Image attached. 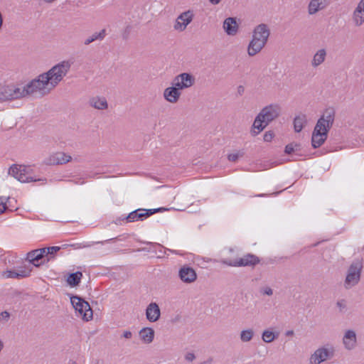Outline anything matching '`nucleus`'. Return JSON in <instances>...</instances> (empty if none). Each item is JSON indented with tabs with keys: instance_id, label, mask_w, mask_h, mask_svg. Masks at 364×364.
Returning <instances> with one entry per match:
<instances>
[{
	"instance_id": "51",
	"label": "nucleus",
	"mask_w": 364,
	"mask_h": 364,
	"mask_svg": "<svg viewBox=\"0 0 364 364\" xmlns=\"http://www.w3.org/2000/svg\"><path fill=\"white\" fill-rule=\"evenodd\" d=\"M264 196V194H259V195H258L257 196H259V197H262V196Z\"/></svg>"
},
{
	"instance_id": "34",
	"label": "nucleus",
	"mask_w": 364,
	"mask_h": 364,
	"mask_svg": "<svg viewBox=\"0 0 364 364\" xmlns=\"http://www.w3.org/2000/svg\"><path fill=\"white\" fill-rule=\"evenodd\" d=\"M3 276L6 278H17L19 279L17 271L16 270H7L4 272Z\"/></svg>"
},
{
	"instance_id": "50",
	"label": "nucleus",
	"mask_w": 364,
	"mask_h": 364,
	"mask_svg": "<svg viewBox=\"0 0 364 364\" xmlns=\"http://www.w3.org/2000/svg\"><path fill=\"white\" fill-rule=\"evenodd\" d=\"M208 362V361H204L203 363H201L200 364H207Z\"/></svg>"
},
{
	"instance_id": "10",
	"label": "nucleus",
	"mask_w": 364,
	"mask_h": 364,
	"mask_svg": "<svg viewBox=\"0 0 364 364\" xmlns=\"http://www.w3.org/2000/svg\"><path fill=\"white\" fill-rule=\"evenodd\" d=\"M220 262L230 267H255L260 262V259L257 255L247 253L242 257L234 260L222 259Z\"/></svg>"
},
{
	"instance_id": "24",
	"label": "nucleus",
	"mask_w": 364,
	"mask_h": 364,
	"mask_svg": "<svg viewBox=\"0 0 364 364\" xmlns=\"http://www.w3.org/2000/svg\"><path fill=\"white\" fill-rule=\"evenodd\" d=\"M326 55L327 53L326 49L321 48L318 50L313 56V59L311 63V66L313 68H317L321 65L325 61Z\"/></svg>"
},
{
	"instance_id": "12",
	"label": "nucleus",
	"mask_w": 364,
	"mask_h": 364,
	"mask_svg": "<svg viewBox=\"0 0 364 364\" xmlns=\"http://www.w3.org/2000/svg\"><path fill=\"white\" fill-rule=\"evenodd\" d=\"M196 79L193 75L188 73H183L174 77L172 85L178 87L180 90H184L192 87Z\"/></svg>"
},
{
	"instance_id": "42",
	"label": "nucleus",
	"mask_w": 364,
	"mask_h": 364,
	"mask_svg": "<svg viewBox=\"0 0 364 364\" xmlns=\"http://www.w3.org/2000/svg\"><path fill=\"white\" fill-rule=\"evenodd\" d=\"M132 336L133 334L130 331H124L121 335V338H124L125 339H131Z\"/></svg>"
},
{
	"instance_id": "48",
	"label": "nucleus",
	"mask_w": 364,
	"mask_h": 364,
	"mask_svg": "<svg viewBox=\"0 0 364 364\" xmlns=\"http://www.w3.org/2000/svg\"><path fill=\"white\" fill-rule=\"evenodd\" d=\"M299 147L300 146H295L294 152L299 151L300 150Z\"/></svg>"
},
{
	"instance_id": "4",
	"label": "nucleus",
	"mask_w": 364,
	"mask_h": 364,
	"mask_svg": "<svg viewBox=\"0 0 364 364\" xmlns=\"http://www.w3.org/2000/svg\"><path fill=\"white\" fill-rule=\"evenodd\" d=\"M54 88V85L46 73L39 75L36 78L23 85L25 97L36 92L41 95H46Z\"/></svg>"
},
{
	"instance_id": "21",
	"label": "nucleus",
	"mask_w": 364,
	"mask_h": 364,
	"mask_svg": "<svg viewBox=\"0 0 364 364\" xmlns=\"http://www.w3.org/2000/svg\"><path fill=\"white\" fill-rule=\"evenodd\" d=\"M180 89L174 85L166 88L164 91V97L165 100L171 103L177 102L180 98Z\"/></svg>"
},
{
	"instance_id": "36",
	"label": "nucleus",
	"mask_w": 364,
	"mask_h": 364,
	"mask_svg": "<svg viewBox=\"0 0 364 364\" xmlns=\"http://www.w3.org/2000/svg\"><path fill=\"white\" fill-rule=\"evenodd\" d=\"M17 272H18L19 279L20 278H25V277H28L30 275L31 270H28V269H21V270H17Z\"/></svg>"
},
{
	"instance_id": "11",
	"label": "nucleus",
	"mask_w": 364,
	"mask_h": 364,
	"mask_svg": "<svg viewBox=\"0 0 364 364\" xmlns=\"http://www.w3.org/2000/svg\"><path fill=\"white\" fill-rule=\"evenodd\" d=\"M162 210H164L162 208H155V209H142L139 208L131 212L126 218L127 222L132 223L138 220H143L144 218H146L151 215L161 212Z\"/></svg>"
},
{
	"instance_id": "33",
	"label": "nucleus",
	"mask_w": 364,
	"mask_h": 364,
	"mask_svg": "<svg viewBox=\"0 0 364 364\" xmlns=\"http://www.w3.org/2000/svg\"><path fill=\"white\" fill-rule=\"evenodd\" d=\"M244 156V152L242 151H238L237 153L230 154L228 156V159L230 161L235 162L240 157Z\"/></svg>"
},
{
	"instance_id": "13",
	"label": "nucleus",
	"mask_w": 364,
	"mask_h": 364,
	"mask_svg": "<svg viewBox=\"0 0 364 364\" xmlns=\"http://www.w3.org/2000/svg\"><path fill=\"white\" fill-rule=\"evenodd\" d=\"M333 356V349L325 347L318 348L310 357L311 364H320Z\"/></svg>"
},
{
	"instance_id": "44",
	"label": "nucleus",
	"mask_w": 364,
	"mask_h": 364,
	"mask_svg": "<svg viewBox=\"0 0 364 364\" xmlns=\"http://www.w3.org/2000/svg\"><path fill=\"white\" fill-rule=\"evenodd\" d=\"M294 331H292V330H289V331H287L286 332V336H293V335H294Z\"/></svg>"
},
{
	"instance_id": "5",
	"label": "nucleus",
	"mask_w": 364,
	"mask_h": 364,
	"mask_svg": "<svg viewBox=\"0 0 364 364\" xmlns=\"http://www.w3.org/2000/svg\"><path fill=\"white\" fill-rule=\"evenodd\" d=\"M73 62L70 60H63L53 66L46 73L54 85L55 87L61 82L70 71Z\"/></svg>"
},
{
	"instance_id": "49",
	"label": "nucleus",
	"mask_w": 364,
	"mask_h": 364,
	"mask_svg": "<svg viewBox=\"0 0 364 364\" xmlns=\"http://www.w3.org/2000/svg\"><path fill=\"white\" fill-rule=\"evenodd\" d=\"M43 1L47 3H51V2L54 1V0H43Z\"/></svg>"
},
{
	"instance_id": "47",
	"label": "nucleus",
	"mask_w": 364,
	"mask_h": 364,
	"mask_svg": "<svg viewBox=\"0 0 364 364\" xmlns=\"http://www.w3.org/2000/svg\"><path fill=\"white\" fill-rule=\"evenodd\" d=\"M68 364H77V363L76 361L71 360L69 361Z\"/></svg>"
},
{
	"instance_id": "45",
	"label": "nucleus",
	"mask_w": 364,
	"mask_h": 364,
	"mask_svg": "<svg viewBox=\"0 0 364 364\" xmlns=\"http://www.w3.org/2000/svg\"><path fill=\"white\" fill-rule=\"evenodd\" d=\"M209 1L213 4H218L220 2L221 0H209Z\"/></svg>"
},
{
	"instance_id": "8",
	"label": "nucleus",
	"mask_w": 364,
	"mask_h": 364,
	"mask_svg": "<svg viewBox=\"0 0 364 364\" xmlns=\"http://www.w3.org/2000/svg\"><path fill=\"white\" fill-rule=\"evenodd\" d=\"M70 302L82 320L89 321L92 319L93 311L87 301L78 296H72Z\"/></svg>"
},
{
	"instance_id": "16",
	"label": "nucleus",
	"mask_w": 364,
	"mask_h": 364,
	"mask_svg": "<svg viewBox=\"0 0 364 364\" xmlns=\"http://www.w3.org/2000/svg\"><path fill=\"white\" fill-rule=\"evenodd\" d=\"M179 278L184 283L190 284L195 282L197 279L196 271L187 265L183 266L178 271Z\"/></svg>"
},
{
	"instance_id": "2",
	"label": "nucleus",
	"mask_w": 364,
	"mask_h": 364,
	"mask_svg": "<svg viewBox=\"0 0 364 364\" xmlns=\"http://www.w3.org/2000/svg\"><path fill=\"white\" fill-rule=\"evenodd\" d=\"M280 112V107L276 104L264 107L255 119L251 130L252 135L256 136L260 133L272 121L279 116Z\"/></svg>"
},
{
	"instance_id": "14",
	"label": "nucleus",
	"mask_w": 364,
	"mask_h": 364,
	"mask_svg": "<svg viewBox=\"0 0 364 364\" xmlns=\"http://www.w3.org/2000/svg\"><path fill=\"white\" fill-rule=\"evenodd\" d=\"M45 251L46 249L44 247L32 250L27 253L26 259L34 266L39 267L40 265L48 262L46 261L47 256Z\"/></svg>"
},
{
	"instance_id": "30",
	"label": "nucleus",
	"mask_w": 364,
	"mask_h": 364,
	"mask_svg": "<svg viewBox=\"0 0 364 364\" xmlns=\"http://www.w3.org/2000/svg\"><path fill=\"white\" fill-rule=\"evenodd\" d=\"M46 249V261L49 262L55 257V255L60 250V247L53 246L49 247H44Z\"/></svg>"
},
{
	"instance_id": "26",
	"label": "nucleus",
	"mask_w": 364,
	"mask_h": 364,
	"mask_svg": "<svg viewBox=\"0 0 364 364\" xmlns=\"http://www.w3.org/2000/svg\"><path fill=\"white\" fill-rule=\"evenodd\" d=\"M141 339L145 343H150L153 341L154 338V331L151 328H143L139 331Z\"/></svg>"
},
{
	"instance_id": "37",
	"label": "nucleus",
	"mask_w": 364,
	"mask_h": 364,
	"mask_svg": "<svg viewBox=\"0 0 364 364\" xmlns=\"http://www.w3.org/2000/svg\"><path fill=\"white\" fill-rule=\"evenodd\" d=\"M274 133L271 131H269V132H265V134H264V141H271L272 140V139L274 138Z\"/></svg>"
},
{
	"instance_id": "17",
	"label": "nucleus",
	"mask_w": 364,
	"mask_h": 364,
	"mask_svg": "<svg viewBox=\"0 0 364 364\" xmlns=\"http://www.w3.org/2000/svg\"><path fill=\"white\" fill-rule=\"evenodd\" d=\"M193 14L192 11H187L181 14L176 20V23L174 26L175 29L184 31L186 26L192 21Z\"/></svg>"
},
{
	"instance_id": "46",
	"label": "nucleus",
	"mask_w": 364,
	"mask_h": 364,
	"mask_svg": "<svg viewBox=\"0 0 364 364\" xmlns=\"http://www.w3.org/2000/svg\"><path fill=\"white\" fill-rule=\"evenodd\" d=\"M75 183H76V184H78V183L84 184L85 183V181L83 179L80 178V179H79V181H75Z\"/></svg>"
},
{
	"instance_id": "29",
	"label": "nucleus",
	"mask_w": 364,
	"mask_h": 364,
	"mask_svg": "<svg viewBox=\"0 0 364 364\" xmlns=\"http://www.w3.org/2000/svg\"><path fill=\"white\" fill-rule=\"evenodd\" d=\"M306 122V116L304 114L296 116L294 119V128L296 132H300L304 124Z\"/></svg>"
},
{
	"instance_id": "38",
	"label": "nucleus",
	"mask_w": 364,
	"mask_h": 364,
	"mask_svg": "<svg viewBox=\"0 0 364 364\" xmlns=\"http://www.w3.org/2000/svg\"><path fill=\"white\" fill-rule=\"evenodd\" d=\"M260 292L267 296H272L273 294V290L269 287H266L261 289Z\"/></svg>"
},
{
	"instance_id": "28",
	"label": "nucleus",
	"mask_w": 364,
	"mask_h": 364,
	"mask_svg": "<svg viewBox=\"0 0 364 364\" xmlns=\"http://www.w3.org/2000/svg\"><path fill=\"white\" fill-rule=\"evenodd\" d=\"M82 277V273L81 272H76L69 274L67 279V282L70 287L77 286Z\"/></svg>"
},
{
	"instance_id": "23",
	"label": "nucleus",
	"mask_w": 364,
	"mask_h": 364,
	"mask_svg": "<svg viewBox=\"0 0 364 364\" xmlns=\"http://www.w3.org/2000/svg\"><path fill=\"white\" fill-rule=\"evenodd\" d=\"M329 4V0H311L308 6V13L314 15L324 9Z\"/></svg>"
},
{
	"instance_id": "22",
	"label": "nucleus",
	"mask_w": 364,
	"mask_h": 364,
	"mask_svg": "<svg viewBox=\"0 0 364 364\" xmlns=\"http://www.w3.org/2000/svg\"><path fill=\"white\" fill-rule=\"evenodd\" d=\"M223 29L229 36H235L237 34L239 26L237 23L236 18L228 17L223 22Z\"/></svg>"
},
{
	"instance_id": "35",
	"label": "nucleus",
	"mask_w": 364,
	"mask_h": 364,
	"mask_svg": "<svg viewBox=\"0 0 364 364\" xmlns=\"http://www.w3.org/2000/svg\"><path fill=\"white\" fill-rule=\"evenodd\" d=\"M295 146H300L298 144H289L285 147V153L287 154H291L294 152Z\"/></svg>"
},
{
	"instance_id": "39",
	"label": "nucleus",
	"mask_w": 364,
	"mask_h": 364,
	"mask_svg": "<svg viewBox=\"0 0 364 364\" xmlns=\"http://www.w3.org/2000/svg\"><path fill=\"white\" fill-rule=\"evenodd\" d=\"M336 306L340 309V311H342L346 309V301L344 299H340L336 302Z\"/></svg>"
},
{
	"instance_id": "18",
	"label": "nucleus",
	"mask_w": 364,
	"mask_h": 364,
	"mask_svg": "<svg viewBox=\"0 0 364 364\" xmlns=\"http://www.w3.org/2000/svg\"><path fill=\"white\" fill-rule=\"evenodd\" d=\"M352 21L355 26H361L364 23V0H360L352 14Z\"/></svg>"
},
{
	"instance_id": "19",
	"label": "nucleus",
	"mask_w": 364,
	"mask_h": 364,
	"mask_svg": "<svg viewBox=\"0 0 364 364\" xmlns=\"http://www.w3.org/2000/svg\"><path fill=\"white\" fill-rule=\"evenodd\" d=\"M343 344L348 350H352L356 347L357 337L353 330L346 331L343 337Z\"/></svg>"
},
{
	"instance_id": "27",
	"label": "nucleus",
	"mask_w": 364,
	"mask_h": 364,
	"mask_svg": "<svg viewBox=\"0 0 364 364\" xmlns=\"http://www.w3.org/2000/svg\"><path fill=\"white\" fill-rule=\"evenodd\" d=\"M107 32L105 29H102L100 32L94 33L92 36H89L85 40L84 44L87 46L95 41H102L105 38Z\"/></svg>"
},
{
	"instance_id": "20",
	"label": "nucleus",
	"mask_w": 364,
	"mask_h": 364,
	"mask_svg": "<svg viewBox=\"0 0 364 364\" xmlns=\"http://www.w3.org/2000/svg\"><path fill=\"white\" fill-rule=\"evenodd\" d=\"M161 316V311L159 305L155 302H151L148 305L146 309V319L150 322L157 321Z\"/></svg>"
},
{
	"instance_id": "7",
	"label": "nucleus",
	"mask_w": 364,
	"mask_h": 364,
	"mask_svg": "<svg viewBox=\"0 0 364 364\" xmlns=\"http://www.w3.org/2000/svg\"><path fill=\"white\" fill-rule=\"evenodd\" d=\"M25 97L23 85L10 84L0 86V102L19 100Z\"/></svg>"
},
{
	"instance_id": "1",
	"label": "nucleus",
	"mask_w": 364,
	"mask_h": 364,
	"mask_svg": "<svg viewBox=\"0 0 364 364\" xmlns=\"http://www.w3.org/2000/svg\"><path fill=\"white\" fill-rule=\"evenodd\" d=\"M335 117V110L328 108L318 119L311 136V145L316 149L320 147L326 140L328 132L332 127Z\"/></svg>"
},
{
	"instance_id": "15",
	"label": "nucleus",
	"mask_w": 364,
	"mask_h": 364,
	"mask_svg": "<svg viewBox=\"0 0 364 364\" xmlns=\"http://www.w3.org/2000/svg\"><path fill=\"white\" fill-rule=\"evenodd\" d=\"M71 160V156L64 152H56L46 158L44 163L48 166L62 165L70 162Z\"/></svg>"
},
{
	"instance_id": "25",
	"label": "nucleus",
	"mask_w": 364,
	"mask_h": 364,
	"mask_svg": "<svg viewBox=\"0 0 364 364\" xmlns=\"http://www.w3.org/2000/svg\"><path fill=\"white\" fill-rule=\"evenodd\" d=\"M89 104L97 109H105L108 107L106 99L98 96L92 97L89 101Z\"/></svg>"
},
{
	"instance_id": "32",
	"label": "nucleus",
	"mask_w": 364,
	"mask_h": 364,
	"mask_svg": "<svg viewBox=\"0 0 364 364\" xmlns=\"http://www.w3.org/2000/svg\"><path fill=\"white\" fill-rule=\"evenodd\" d=\"M254 331L252 329L242 331L240 333V339L242 342H248L252 339Z\"/></svg>"
},
{
	"instance_id": "3",
	"label": "nucleus",
	"mask_w": 364,
	"mask_h": 364,
	"mask_svg": "<svg viewBox=\"0 0 364 364\" xmlns=\"http://www.w3.org/2000/svg\"><path fill=\"white\" fill-rule=\"evenodd\" d=\"M270 30L265 23L257 26L252 32V38L247 46V53L252 57L259 53L267 43Z\"/></svg>"
},
{
	"instance_id": "9",
	"label": "nucleus",
	"mask_w": 364,
	"mask_h": 364,
	"mask_svg": "<svg viewBox=\"0 0 364 364\" xmlns=\"http://www.w3.org/2000/svg\"><path fill=\"white\" fill-rule=\"evenodd\" d=\"M9 174L14 176L18 181L22 183H29L33 181H42V184L46 183V178H34L28 174L26 166L21 165H12L9 169Z\"/></svg>"
},
{
	"instance_id": "6",
	"label": "nucleus",
	"mask_w": 364,
	"mask_h": 364,
	"mask_svg": "<svg viewBox=\"0 0 364 364\" xmlns=\"http://www.w3.org/2000/svg\"><path fill=\"white\" fill-rule=\"evenodd\" d=\"M363 267V262L359 259L353 260L350 264L344 280V287L346 289H349L359 283Z\"/></svg>"
},
{
	"instance_id": "41",
	"label": "nucleus",
	"mask_w": 364,
	"mask_h": 364,
	"mask_svg": "<svg viewBox=\"0 0 364 364\" xmlns=\"http://www.w3.org/2000/svg\"><path fill=\"white\" fill-rule=\"evenodd\" d=\"M10 317V314L7 311H3L0 314V321H7Z\"/></svg>"
},
{
	"instance_id": "40",
	"label": "nucleus",
	"mask_w": 364,
	"mask_h": 364,
	"mask_svg": "<svg viewBox=\"0 0 364 364\" xmlns=\"http://www.w3.org/2000/svg\"><path fill=\"white\" fill-rule=\"evenodd\" d=\"M185 360L188 362H192L196 359V355L193 353L188 352L185 355Z\"/></svg>"
},
{
	"instance_id": "52",
	"label": "nucleus",
	"mask_w": 364,
	"mask_h": 364,
	"mask_svg": "<svg viewBox=\"0 0 364 364\" xmlns=\"http://www.w3.org/2000/svg\"><path fill=\"white\" fill-rule=\"evenodd\" d=\"M2 250H0V253H1Z\"/></svg>"
},
{
	"instance_id": "31",
	"label": "nucleus",
	"mask_w": 364,
	"mask_h": 364,
	"mask_svg": "<svg viewBox=\"0 0 364 364\" xmlns=\"http://www.w3.org/2000/svg\"><path fill=\"white\" fill-rule=\"evenodd\" d=\"M277 337V335H275L274 332H272L269 330L264 331L262 334V338L263 341L265 343H271Z\"/></svg>"
},
{
	"instance_id": "43",
	"label": "nucleus",
	"mask_w": 364,
	"mask_h": 364,
	"mask_svg": "<svg viewBox=\"0 0 364 364\" xmlns=\"http://www.w3.org/2000/svg\"><path fill=\"white\" fill-rule=\"evenodd\" d=\"M237 92L240 95H242L243 92H244V87L242 85H240L238 87H237Z\"/></svg>"
}]
</instances>
